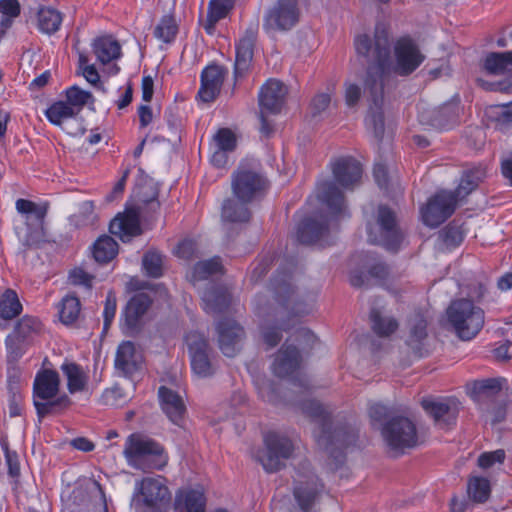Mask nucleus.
Instances as JSON below:
<instances>
[{"label": "nucleus", "instance_id": "nucleus-54", "mask_svg": "<svg viewBox=\"0 0 512 512\" xmlns=\"http://www.w3.org/2000/svg\"><path fill=\"white\" fill-rule=\"evenodd\" d=\"M495 129L507 132L512 127V101L498 106L494 116Z\"/></svg>", "mask_w": 512, "mask_h": 512}, {"label": "nucleus", "instance_id": "nucleus-25", "mask_svg": "<svg viewBox=\"0 0 512 512\" xmlns=\"http://www.w3.org/2000/svg\"><path fill=\"white\" fill-rule=\"evenodd\" d=\"M158 395L161 409L168 419L175 425L181 426L186 414V406L182 397L166 386L159 388Z\"/></svg>", "mask_w": 512, "mask_h": 512}, {"label": "nucleus", "instance_id": "nucleus-20", "mask_svg": "<svg viewBox=\"0 0 512 512\" xmlns=\"http://www.w3.org/2000/svg\"><path fill=\"white\" fill-rule=\"evenodd\" d=\"M140 494L143 504L154 510H161L170 499L171 494L161 479L147 477L140 482Z\"/></svg>", "mask_w": 512, "mask_h": 512}, {"label": "nucleus", "instance_id": "nucleus-14", "mask_svg": "<svg viewBox=\"0 0 512 512\" xmlns=\"http://www.w3.org/2000/svg\"><path fill=\"white\" fill-rule=\"evenodd\" d=\"M457 203L454 193L447 190L437 192L421 210L424 224L432 228L440 226L454 213Z\"/></svg>", "mask_w": 512, "mask_h": 512}, {"label": "nucleus", "instance_id": "nucleus-40", "mask_svg": "<svg viewBox=\"0 0 512 512\" xmlns=\"http://www.w3.org/2000/svg\"><path fill=\"white\" fill-rule=\"evenodd\" d=\"M0 41L6 32L12 27L14 20L21 13V6L18 0H0Z\"/></svg>", "mask_w": 512, "mask_h": 512}, {"label": "nucleus", "instance_id": "nucleus-41", "mask_svg": "<svg viewBox=\"0 0 512 512\" xmlns=\"http://www.w3.org/2000/svg\"><path fill=\"white\" fill-rule=\"evenodd\" d=\"M371 328L379 337H389L399 327L398 321L393 317L383 316L377 309L370 312Z\"/></svg>", "mask_w": 512, "mask_h": 512}, {"label": "nucleus", "instance_id": "nucleus-34", "mask_svg": "<svg viewBox=\"0 0 512 512\" xmlns=\"http://www.w3.org/2000/svg\"><path fill=\"white\" fill-rule=\"evenodd\" d=\"M206 498L197 490H188L176 496L175 509L179 512H205Z\"/></svg>", "mask_w": 512, "mask_h": 512}, {"label": "nucleus", "instance_id": "nucleus-33", "mask_svg": "<svg viewBox=\"0 0 512 512\" xmlns=\"http://www.w3.org/2000/svg\"><path fill=\"white\" fill-rule=\"evenodd\" d=\"M486 176V171L482 167H475L473 169L465 170L461 176L460 182L454 193L457 201L467 197L474 191Z\"/></svg>", "mask_w": 512, "mask_h": 512}, {"label": "nucleus", "instance_id": "nucleus-31", "mask_svg": "<svg viewBox=\"0 0 512 512\" xmlns=\"http://www.w3.org/2000/svg\"><path fill=\"white\" fill-rule=\"evenodd\" d=\"M319 191V200L329 208L332 214L339 216L345 213L344 194L334 182L324 181L320 184Z\"/></svg>", "mask_w": 512, "mask_h": 512}, {"label": "nucleus", "instance_id": "nucleus-22", "mask_svg": "<svg viewBox=\"0 0 512 512\" xmlns=\"http://www.w3.org/2000/svg\"><path fill=\"white\" fill-rule=\"evenodd\" d=\"M286 95L287 88L282 82L269 79L259 91L258 101L260 110L273 115L280 113Z\"/></svg>", "mask_w": 512, "mask_h": 512}, {"label": "nucleus", "instance_id": "nucleus-1", "mask_svg": "<svg viewBox=\"0 0 512 512\" xmlns=\"http://www.w3.org/2000/svg\"><path fill=\"white\" fill-rule=\"evenodd\" d=\"M392 38L384 23H377L373 37L357 35L354 46L358 56L368 62L363 79L364 93L369 101L366 125L380 141L385 132L383 103L386 91L396 85L395 76L411 75L425 60L419 46L410 37L394 43L395 62L391 60Z\"/></svg>", "mask_w": 512, "mask_h": 512}, {"label": "nucleus", "instance_id": "nucleus-29", "mask_svg": "<svg viewBox=\"0 0 512 512\" xmlns=\"http://www.w3.org/2000/svg\"><path fill=\"white\" fill-rule=\"evenodd\" d=\"M203 309L208 314H220L226 311L231 302V296L227 289L211 285L202 295Z\"/></svg>", "mask_w": 512, "mask_h": 512}, {"label": "nucleus", "instance_id": "nucleus-16", "mask_svg": "<svg viewBox=\"0 0 512 512\" xmlns=\"http://www.w3.org/2000/svg\"><path fill=\"white\" fill-rule=\"evenodd\" d=\"M421 406L440 428H450L455 425L460 410V402L455 398H424Z\"/></svg>", "mask_w": 512, "mask_h": 512}, {"label": "nucleus", "instance_id": "nucleus-47", "mask_svg": "<svg viewBox=\"0 0 512 512\" xmlns=\"http://www.w3.org/2000/svg\"><path fill=\"white\" fill-rule=\"evenodd\" d=\"M142 268L151 278L163 275V255L156 250L147 251L142 258Z\"/></svg>", "mask_w": 512, "mask_h": 512}, {"label": "nucleus", "instance_id": "nucleus-2", "mask_svg": "<svg viewBox=\"0 0 512 512\" xmlns=\"http://www.w3.org/2000/svg\"><path fill=\"white\" fill-rule=\"evenodd\" d=\"M302 413L315 423L313 437L317 445L330 457L341 461L343 449L351 444L355 436L346 427L334 426L331 413L316 400H306L300 404Z\"/></svg>", "mask_w": 512, "mask_h": 512}, {"label": "nucleus", "instance_id": "nucleus-35", "mask_svg": "<svg viewBox=\"0 0 512 512\" xmlns=\"http://www.w3.org/2000/svg\"><path fill=\"white\" fill-rule=\"evenodd\" d=\"M512 66V50L507 52H490L486 55L483 67L488 74L501 75L509 72Z\"/></svg>", "mask_w": 512, "mask_h": 512}, {"label": "nucleus", "instance_id": "nucleus-32", "mask_svg": "<svg viewBox=\"0 0 512 512\" xmlns=\"http://www.w3.org/2000/svg\"><path fill=\"white\" fill-rule=\"evenodd\" d=\"M92 49L97 60L103 65L108 64L121 56V46L119 42L111 36L96 38L92 43Z\"/></svg>", "mask_w": 512, "mask_h": 512}, {"label": "nucleus", "instance_id": "nucleus-37", "mask_svg": "<svg viewBox=\"0 0 512 512\" xmlns=\"http://www.w3.org/2000/svg\"><path fill=\"white\" fill-rule=\"evenodd\" d=\"M246 204L234 199L225 200L222 205V218L228 222H248L251 218V211Z\"/></svg>", "mask_w": 512, "mask_h": 512}, {"label": "nucleus", "instance_id": "nucleus-3", "mask_svg": "<svg viewBox=\"0 0 512 512\" xmlns=\"http://www.w3.org/2000/svg\"><path fill=\"white\" fill-rule=\"evenodd\" d=\"M60 377L57 371L45 369L37 373L33 384V403L39 420L67 409L71 400L67 395L57 397Z\"/></svg>", "mask_w": 512, "mask_h": 512}, {"label": "nucleus", "instance_id": "nucleus-44", "mask_svg": "<svg viewBox=\"0 0 512 512\" xmlns=\"http://www.w3.org/2000/svg\"><path fill=\"white\" fill-rule=\"evenodd\" d=\"M45 115L56 126H60L63 121L77 116L76 109L65 101H57L51 104L45 111Z\"/></svg>", "mask_w": 512, "mask_h": 512}, {"label": "nucleus", "instance_id": "nucleus-39", "mask_svg": "<svg viewBox=\"0 0 512 512\" xmlns=\"http://www.w3.org/2000/svg\"><path fill=\"white\" fill-rule=\"evenodd\" d=\"M118 253L117 242L108 235L99 237L93 245V256L99 263H108Z\"/></svg>", "mask_w": 512, "mask_h": 512}, {"label": "nucleus", "instance_id": "nucleus-60", "mask_svg": "<svg viewBox=\"0 0 512 512\" xmlns=\"http://www.w3.org/2000/svg\"><path fill=\"white\" fill-rule=\"evenodd\" d=\"M442 239L447 246H457L464 238L463 231L459 226L449 224L441 232Z\"/></svg>", "mask_w": 512, "mask_h": 512}, {"label": "nucleus", "instance_id": "nucleus-63", "mask_svg": "<svg viewBox=\"0 0 512 512\" xmlns=\"http://www.w3.org/2000/svg\"><path fill=\"white\" fill-rule=\"evenodd\" d=\"M179 258L191 260L196 256V242L190 239L181 241L175 250Z\"/></svg>", "mask_w": 512, "mask_h": 512}, {"label": "nucleus", "instance_id": "nucleus-30", "mask_svg": "<svg viewBox=\"0 0 512 512\" xmlns=\"http://www.w3.org/2000/svg\"><path fill=\"white\" fill-rule=\"evenodd\" d=\"M328 223L325 219L318 221L314 218H305L297 228V240L302 244H313L328 234Z\"/></svg>", "mask_w": 512, "mask_h": 512}, {"label": "nucleus", "instance_id": "nucleus-10", "mask_svg": "<svg viewBox=\"0 0 512 512\" xmlns=\"http://www.w3.org/2000/svg\"><path fill=\"white\" fill-rule=\"evenodd\" d=\"M231 185L233 194L239 201L250 203L264 195L268 181L260 172L240 166L232 175Z\"/></svg>", "mask_w": 512, "mask_h": 512}, {"label": "nucleus", "instance_id": "nucleus-55", "mask_svg": "<svg viewBox=\"0 0 512 512\" xmlns=\"http://www.w3.org/2000/svg\"><path fill=\"white\" fill-rule=\"evenodd\" d=\"M213 139L218 149L231 152L236 148L235 134L228 128L219 129Z\"/></svg>", "mask_w": 512, "mask_h": 512}, {"label": "nucleus", "instance_id": "nucleus-53", "mask_svg": "<svg viewBox=\"0 0 512 512\" xmlns=\"http://www.w3.org/2000/svg\"><path fill=\"white\" fill-rule=\"evenodd\" d=\"M92 98V94L84 91L77 86H72L66 90V103L76 109L78 115L83 107L87 104L88 100Z\"/></svg>", "mask_w": 512, "mask_h": 512}, {"label": "nucleus", "instance_id": "nucleus-13", "mask_svg": "<svg viewBox=\"0 0 512 512\" xmlns=\"http://www.w3.org/2000/svg\"><path fill=\"white\" fill-rule=\"evenodd\" d=\"M299 17L298 0H278L265 14L263 27L266 31H287L297 24Z\"/></svg>", "mask_w": 512, "mask_h": 512}, {"label": "nucleus", "instance_id": "nucleus-28", "mask_svg": "<svg viewBox=\"0 0 512 512\" xmlns=\"http://www.w3.org/2000/svg\"><path fill=\"white\" fill-rule=\"evenodd\" d=\"M141 355L136 352L133 342L123 341L117 348L115 356V368L123 375L134 374L140 368Z\"/></svg>", "mask_w": 512, "mask_h": 512}, {"label": "nucleus", "instance_id": "nucleus-56", "mask_svg": "<svg viewBox=\"0 0 512 512\" xmlns=\"http://www.w3.org/2000/svg\"><path fill=\"white\" fill-rule=\"evenodd\" d=\"M23 397L19 392L16 382L9 381L8 409L10 417H18L22 412Z\"/></svg>", "mask_w": 512, "mask_h": 512}, {"label": "nucleus", "instance_id": "nucleus-51", "mask_svg": "<svg viewBox=\"0 0 512 512\" xmlns=\"http://www.w3.org/2000/svg\"><path fill=\"white\" fill-rule=\"evenodd\" d=\"M41 330V322L39 319L32 316L22 317L16 324L11 334L28 342L32 334L38 333Z\"/></svg>", "mask_w": 512, "mask_h": 512}, {"label": "nucleus", "instance_id": "nucleus-12", "mask_svg": "<svg viewBox=\"0 0 512 512\" xmlns=\"http://www.w3.org/2000/svg\"><path fill=\"white\" fill-rule=\"evenodd\" d=\"M293 478L294 498L299 507L308 512L322 496L324 485L305 463L302 464V470L298 469Z\"/></svg>", "mask_w": 512, "mask_h": 512}, {"label": "nucleus", "instance_id": "nucleus-5", "mask_svg": "<svg viewBox=\"0 0 512 512\" xmlns=\"http://www.w3.org/2000/svg\"><path fill=\"white\" fill-rule=\"evenodd\" d=\"M368 241L387 251L396 253L405 240V232L400 227L396 213L386 205H379L375 222L367 225Z\"/></svg>", "mask_w": 512, "mask_h": 512}, {"label": "nucleus", "instance_id": "nucleus-50", "mask_svg": "<svg viewBox=\"0 0 512 512\" xmlns=\"http://www.w3.org/2000/svg\"><path fill=\"white\" fill-rule=\"evenodd\" d=\"M97 219L93 201H84L79 205L77 213L70 217L72 223L77 227L93 225Z\"/></svg>", "mask_w": 512, "mask_h": 512}, {"label": "nucleus", "instance_id": "nucleus-19", "mask_svg": "<svg viewBox=\"0 0 512 512\" xmlns=\"http://www.w3.org/2000/svg\"><path fill=\"white\" fill-rule=\"evenodd\" d=\"M258 35V25L252 24L246 30L236 45V57L234 64L235 78L243 77L249 70L253 55L254 46Z\"/></svg>", "mask_w": 512, "mask_h": 512}, {"label": "nucleus", "instance_id": "nucleus-64", "mask_svg": "<svg viewBox=\"0 0 512 512\" xmlns=\"http://www.w3.org/2000/svg\"><path fill=\"white\" fill-rule=\"evenodd\" d=\"M93 276L81 268H75L69 274V280L73 285H83L90 289L92 287Z\"/></svg>", "mask_w": 512, "mask_h": 512}, {"label": "nucleus", "instance_id": "nucleus-15", "mask_svg": "<svg viewBox=\"0 0 512 512\" xmlns=\"http://www.w3.org/2000/svg\"><path fill=\"white\" fill-rule=\"evenodd\" d=\"M186 341L194 373L203 378L212 376L215 370L209 358L208 340L198 332H191L186 336Z\"/></svg>", "mask_w": 512, "mask_h": 512}, {"label": "nucleus", "instance_id": "nucleus-23", "mask_svg": "<svg viewBox=\"0 0 512 512\" xmlns=\"http://www.w3.org/2000/svg\"><path fill=\"white\" fill-rule=\"evenodd\" d=\"M331 166L335 181L343 188L353 189L360 182L363 169L355 158L340 157Z\"/></svg>", "mask_w": 512, "mask_h": 512}, {"label": "nucleus", "instance_id": "nucleus-61", "mask_svg": "<svg viewBox=\"0 0 512 512\" xmlns=\"http://www.w3.org/2000/svg\"><path fill=\"white\" fill-rule=\"evenodd\" d=\"M235 0H210L208 12L220 19L225 18L234 7Z\"/></svg>", "mask_w": 512, "mask_h": 512}, {"label": "nucleus", "instance_id": "nucleus-46", "mask_svg": "<svg viewBox=\"0 0 512 512\" xmlns=\"http://www.w3.org/2000/svg\"><path fill=\"white\" fill-rule=\"evenodd\" d=\"M81 310L80 300L73 295H68L62 299L59 315L62 323L68 325L74 323Z\"/></svg>", "mask_w": 512, "mask_h": 512}, {"label": "nucleus", "instance_id": "nucleus-59", "mask_svg": "<svg viewBox=\"0 0 512 512\" xmlns=\"http://www.w3.org/2000/svg\"><path fill=\"white\" fill-rule=\"evenodd\" d=\"M116 296L112 291H109L104 305V311H103V317H104V323H103V333H106L108 329L110 328V325L115 317L116 313Z\"/></svg>", "mask_w": 512, "mask_h": 512}, {"label": "nucleus", "instance_id": "nucleus-4", "mask_svg": "<svg viewBox=\"0 0 512 512\" xmlns=\"http://www.w3.org/2000/svg\"><path fill=\"white\" fill-rule=\"evenodd\" d=\"M123 455L130 466L143 471L162 469L168 460L164 447L141 433L127 437Z\"/></svg>", "mask_w": 512, "mask_h": 512}, {"label": "nucleus", "instance_id": "nucleus-11", "mask_svg": "<svg viewBox=\"0 0 512 512\" xmlns=\"http://www.w3.org/2000/svg\"><path fill=\"white\" fill-rule=\"evenodd\" d=\"M265 451L258 456L264 470L275 473L285 467L284 461L289 459L294 451L290 438L276 432H269L264 437Z\"/></svg>", "mask_w": 512, "mask_h": 512}, {"label": "nucleus", "instance_id": "nucleus-21", "mask_svg": "<svg viewBox=\"0 0 512 512\" xmlns=\"http://www.w3.org/2000/svg\"><path fill=\"white\" fill-rule=\"evenodd\" d=\"M228 70L220 65H208L201 73L198 97L205 103L212 102L219 95Z\"/></svg>", "mask_w": 512, "mask_h": 512}, {"label": "nucleus", "instance_id": "nucleus-36", "mask_svg": "<svg viewBox=\"0 0 512 512\" xmlns=\"http://www.w3.org/2000/svg\"><path fill=\"white\" fill-rule=\"evenodd\" d=\"M61 370L67 378V387L70 393L83 391L87 384V375L82 367L74 362H65Z\"/></svg>", "mask_w": 512, "mask_h": 512}, {"label": "nucleus", "instance_id": "nucleus-62", "mask_svg": "<svg viewBox=\"0 0 512 512\" xmlns=\"http://www.w3.org/2000/svg\"><path fill=\"white\" fill-rule=\"evenodd\" d=\"M505 459V451L498 449L491 452H484L478 457V465L483 469L492 467L496 463H502Z\"/></svg>", "mask_w": 512, "mask_h": 512}, {"label": "nucleus", "instance_id": "nucleus-26", "mask_svg": "<svg viewBox=\"0 0 512 512\" xmlns=\"http://www.w3.org/2000/svg\"><path fill=\"white\" fill-rule=\"evenodd\" d=\"M109 231L123 242H128L133 237L140 235L142 229L138 213L130 210L123 215H118L110 222Z\"/></svg>", "mask_w": 512, "mask_h": 512}, {"label": "nucleus", "instance_id": "nucleus-42", "mask_svg": "<svg viewBox=\"0 0 512 512\" xmlns=\"http://www.w3.org/2000/svg\"><path fill=\"white\" fill-rule=\"evenodd\" d=\"M22 311V304L17 293L12 289H6L0 298V317L4 320H11L17 317Z\"/></svg>", "mask_w": 512, "mask_h": 512}, {"label": "nucleus", "instance_id": "nucleus-58", "mask_svg": "<svg viewBox=\"0 0 512 512\" xmlns=\"http://www.w3.org/2000/svg\"><path fill=\"white\" fill-rule=\"evenodd\" d=\"M501 390V382L496 378H489L475 381L473 383L472 395L496 393Z\"/></svg>", "mask_w": 512, "mask_h": 512}, {"label": "nucleus", "instance_id": "nucleus-18", "mask_svg": "<svg viewBox=\"0 0 512 512\" xmlns=\"http://www.w3.org/2000/svg\"><path fill=\"white\" fill-rule=\"evenodd\" d=\"M459 110L457 102H448L437 108L421 111L419 121L439 130L450 129L458 122Z\"/></svg>", "mask_w": 512, "mask_h": 512}, {"label": "nucleus", "instance_id": "nucleus-6", "mask_svg": "<svg viewBox=\"0 0 512 512\" xmlns=\"http://www.w3.org/2000/svg\"><path fill=\"white\" fill-rule=\"evenodd\" d=\"M274 290L280 304L274 316L277 319L281 318V321L272 327L266 323L262 325L263 339L269 348L275 347L281 341V331H287L293 327V324L289 323L292 317L306 313L304 309L292 306L294 290L288 281L283 280L281 283L274 284Z\"/></svg>", "mask_w": 512, "mask_h": 512}, {"label": "nucleus", "instance_id": "nucleus-45", "mask_svg": "<svg viewBox=\"0 0 512 512\" xmlns=\"http://www.w3.org/2000/svg\"><path fill=\"white\" fill-rule=\"evenodd\" d=\"M177 33L178 25L172 14L164 15L154 30V36L164 43H171Z\"/></svg>", "mask_w": 512, "mask_h": 512}, {"label": "nucleus", "instance_id": "nucleus-52", "mask_svg": "<svg viewBox=\"0 0 512 512\" xmlns=\"http://www.w3.org/2000/svg\"><path fill=\"white\" fill-rule=\"evenodd\" d=\"M7 348V361L9 364L16 363L25 353L28 342L13 335L9 334L6 338Z\"/></svg>", "mask_w": 512, "mask_h": 512}, {"label": "nucleus", "instance_id": "nucleus-24", "mask_svg": "<svg viewBox=\"0 0 512 512\" xmlns=\"http://www.w3.org/2000/svg\"><path fill=\"white\" fill-rule=\"evenodd\" d=\"M151 299L145 293L134 295L126 304L122 317L127 331L131 334L139 332L143 317L151 306Z\"/></svg>", "mask_w": 512, "mask_h": 512}, {"label": "nucleus", "instance_id": "nucleus-38", "mask_svg": "<svg viewBox=\"0 0 512 512\" xmlns=\"http://www.w3.org/2000/svg\"><path fill=\"white\" fill-rule=\"evenodd\" d=\"M38 28L46 34H54L62 23V14L51 7H41L37 13Z\"/></svg>", "mask_w": 512, "mask_h": 512}, {"label": "nucleus", "instance_id": "nucleus-57", "mask_svg": "<svg viewBox=\"0 0 512 512\" xmlns=\"http://www.w3.org/2000/svg\"><path fill=\"white\" fill-rule=\"evenodd\" d=\"M258 391L264 401L272 404H278L281 401L277 385L270 380L263 381L258 386Z\"/></svg>", "mask_w": 512, "mask_h": 512}, {"label": "nucleus", "instance_id": "nucleus-48", "mask_svg": "<svg viewBox=\"0 0 512 512\" xmlns=\"http://www.w3.org/2000/svg\"><path fill=\"white\" fill-rule=\"evenodd\" d=\"M468 495L477 503H483L488 500L490 496V483L484 477H473L468 482Z\"/></svg>", "mask_w": 512, "mask_h": 512}, {"label": "nucleus", "instance_id": "nucleus-43", "mask_svg": "<svg viewBox=\"0 0 512 512\" xmlns=\"http://www.w3.org/2000/svg\"><path fill=\"white\" fill-rule=\"evenodd\" d=\"M15 207L17 212L22 215L33 214L36 221L42 226L49 210V203L37 204L31 200L20 198L16 201Z\"/></svg>", "mask_w": 512, "mask_h": 512}, {"label": "nucleus", "instance_id": "nucleus-9", "mask_svg": "<svg viewBox=\"0 0 512 512\" xmlns=\"http://www.w3.org/2000/svg\"><path fill=\"white\" fill-rule=\"evenodd\" d=\"M301 361V354L297 347L284 344L276 354L272 372L279 378H290L292 385L301 391H308L311 385L307 375L299 371Z\"/></svg>", "mask_w": 512, "mask_h": 512}, {"label": "nucleus", "instance_id": "nucleus-49", "mask_svg": "<svg viewBox=\"0 0 512 512\" xmlns=\"http://www.w3.org/2000/svg\"><path fill=\"white\" fill-rule=\"evenodd\" d=\"M222 263L219 257L200 261L193 268L192 278L195 281L205 280L208 277L222 271Z\"/></svg>", "mask_w": 512, "mask_h": 512}, {"label": "nucleus", "instance_id": "nucleus-27", "mask_svg": "<svg viewBox=\"0 0 512 512\" xmlns=\"http://www.w3.org/2000/svg\"><path fill=\"white\" fill-rule=\"evenodd\" d=\"M409 332L406 345L417 357L427 354L426 341L428 338L427 321L421 314L414 315L408 322Z\"/></svg>", "mask_w": 512, "mask_h": 512}, {"label": "nucleus", "instance_id": "nucleus-8", "mask_svg": "<svg viewBox=\"0 0 512 512\" xmlns=\"http://www.w3.org/2000/svg\"><path fill=\"white\" fill-rule=\"evenodd\" d=\"M381 434L387 447L396 455H402L419 444L416 425L405 416L389 418L383 424Z\"/></svg>", "mask_w": 512, "mask_h": 512}, {"label": "nucleus", "instance_id": "nucleus-17", "mask_svg": "<svg viewBox=\"0 0 512 512\" xmlns=\"http://www.w3.org/2000/svg\"><path fill=\"white\" fill-rule=\"evenodd\" d=\"M218 345L221 352L227 357L236 356L243 347L245 332L233 319H223L217 323Z\"/></svg>", "mask_w": 512, "mask_h": 512}, {"label": "nucleus", "instance_id": "nucleus-7", "mask_svg": "<svg viewBox=\"0 0 512 512\" xmlns=\"http://www.w3.org/2000/svg\"><path fill=\"white\" fill-rule=\"evenodd\" d=\"M448 321L457 336L471 340L484 326V311L470 299L462 298L451 302L447 309Z\"/></svg>", "mask_w": 512, "mask_h": 512}]
</instances>
